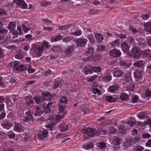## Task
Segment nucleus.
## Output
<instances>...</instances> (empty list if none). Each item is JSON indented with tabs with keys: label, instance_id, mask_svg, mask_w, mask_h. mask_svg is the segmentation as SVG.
I'll use <instances>...</instances> for the list:
<instances>
[{
	"label": "nucleus",
	"instance_id": "48",
	"mask_svg": "<svg viewBox=\"0 0 151 151\" xmlns=\"http://www.w3.org/2000/svg\"><path fill=\"white\" fill-rule=\"evenodd\" d=\"M105 50V47L104 45H101L99 46L96 49L97 51H102L104 50Z\"/></svg>",
	"mask_w": 151,
	"mask_h": 151
},
{
	"label": "nucleus",
	"instance_id": "40",
	"mask_svg": "<svg viewBox=\"0 0 151 151\" xmlns=\"http://www.w3.org/2000/svg\"><path fill=\"white\" fill-rule=\"evenodd\" d=\"M68 101L67 99L65 97H62L60 99V104H65L67 103Z\"/></svg>",
	"mask_w": 151,
	"mask_h": 151
},
{
	"label": "nucleus",
	"instance_id": "61",
	"mask_svg": "<svg viewBox=\"0 0 151 151\" xmlns=\"http://www.w3.org/2000/svg\"><path fill=\"white\" fill-rule=\"evenodd\" d=\"M128 42L131 43H132L134 42V40L133 38L131 36H129L127 38Z\"/></svg>",
	"mask_w": 151,
	"mask_h": 151
},
{
	"label": "nucleus",
	"instance_id": "18",
	"mask_svg": "<svg viewBox=\"0 0 151 151\" xmlns=\"http://www.w3.org/2000/svg\"><path fill=\"white\" fill-rule=\"evenodd\" d=\"M121 47L122 50L125 53H127L129 49V46L125 42H124L121 45Z\"/></svg>",
	"mask_w": 151,
	"mask_h": 151
},
{
	"label": "nucleus",
	"instance_id": "9",
	"mask_svg": "<svg viewBox=\"0 0 151 151\" xmlns=\"http://www.w3.org/2000/svg\"><path fill=\"white\" fill-rule=\"evenodd\" d=\"M87 42L86 39L80 38L76 40L77 45L81 47H84L85 46Z\"/></svg>",
	"mask_w": 151,
	"mask_h": 151
},
{
	"label": "nucleus",
	"instance_id": "60",
	"mask_svg": "<svg viewBox=\"0 0 151 151\" xmlns=\"http://www.w3.org/2000/svg\"><path fill=\"white\" fill-rule=\"evenodd\" d=\"M141 17L143 20H147L149 18V15L148 14H143L142 15Z\"/></svg>",
	"mask_w": 151,
	"mask_h": 151
},
{
	"label": "nucleus",
	"instance_id": "1",
	"mask_svg": "<svg viewBox=\"0 0 151 151\" xmlns=\"http://www.w3.org/2000/svg\"><path fill=\"white\" fill-rule=\"evenodd\" d=\"M65 105L63 106L61 104H59L58 106V114L57 115H54L51 116L50 119L51 121V123L47 125L46 127L50 128V130L53 129V127L62 119L65 115L66 112L65 110Z\"/></svg>",
	"mask_w": 151,
	"mask_h": 151
},
{
	"label": "nucleus",
	"instance_id": "36",
	"mask_svg": "<svg viewBox=\"0 0 151 151\" xmlns=\"http://www.w3.org/2000/svg\"><path fill=\"white\" fill-rule=\"evenodd\" d=\"M133 150L134 151H142L144 150V148L140 146L137 145L134 147Z\"/></svg>",
	"mask_w": 151,
	"mask_h": 151
},
{
	"label": "nucleus",
	"instance_id": "59",
	"mask_svg": "<svg viewBox=\"0 0 151 151\" xmlns=\"http://www.w3.org/2000/svg\"><path fill=\"white\" fill-rule=\"evenodd\" d=\"M20 65L17 63H14L13 68L14 69H16V70H19V68L20 67Z\"/></svg>",
	"mask_w": 151,
	"mask_h": 151
},
{
	"label": "nucleus",
	"instance_id": "32",
	"mask_svg": "<svg viewBox=\"0 0 151 151\" xmlns=\"http://www.w3.org/2000/svg\"><path fill=\"white\" fill-rule=\"evenodd\" d=\"M145 64L144 62L142 60H138L134 63V65L139 67Z\"/></svg>",
	"mask_w": 151,
	"mask_h": 151
},
{
	"label": "nucleus",
	"instance_id": "52",
	"mask_svg": "<svg viewBox=\"0 0 151 151\" xmlns=\"http://www.w3.org/2000/svg\"><path fill=\"white\" fill-rule=\"evenodd\" d=\"M7 135L9 136V138H13L15 137V134L12 131L9 132L7 133Z\"/></svg>",
	"mask_w": 151,
	"mask_h": 151
},
{
	"label": "nucleus",
	"instance_id": "34",
	"mask_svg": "<svg viewBox=\"0 0 151 151\" xmlns=\"http://www.w3.org/2000/svg\"><path fill=\"white\" fill-rule=\"evenodd\" d=\"M124 78L125 81L127 82L130 81L131 79V74L130 73H128L126 75H124Z\"/></svg>",
	"mask_w": 151,
	"mask_h": 151
},
{
	"label": "nucleus",
	"instance_id": "7",
	"mask_svg": "<svg viewBox=\"0 0 151 151\" xmlns=\"http://www.w3.org/2000/svg\"><path fill=\"white\" fill-rule=\"evenodd\" d=\"M14 3L16 4L22 9H26L27 5L24 0H14Z\"/></svg>",
	"mask_w": 151,
	"mask_h": 151
},
{
	"label": "nucleus",
	"instance_id": "4",
	"mask_svg": "<svg viewBox=\"0 0 151 151\" xmlns=\"http://www.w3.org/2000/svg\"><path fill=\"white\" fill-rule=\"evenodd\" d=\"M34 53L37 57H39L42 55L43 48L42 46L40 44H36L34 45Z\"/></svg>",
	"mask_w": 151,
	"mask_h": 151
},
{
	"label": "nucleus",
	"instance_id": "37",
	"mask_svg": "<svg viewBox=\"0 0 151 151\" xmlns=\"http://www.w3.org/2000/svg\"><path fill=\"white\" fill-rule=\"evenodd\" d=\"M67 135L65 133H60L58 134L56 136V139H59L66 137Z\"/></svg>",
	"mask_w": 151,
	"mask_h": 151
},
{
	"label": "nucleus",
	"instance_id": "10",
	"mask_svg": "<svg viewBox=\"0 0 151 151\" xmlns=\"http://www.w3.org/2000/svg\"><path fill=\"white\" fill-rule=\"evenodd\" d=\"M121 54V52L119 50L116 49L112 50L109 52L110 55L114 58L119 57Z\"/></svg>",
	"mask_w": 151,
	"mask_h": 151
},
{
	"label": "nucleus",
	"instance_id": "13",
	"mask_svg": "<svg viewBox=\"0 0 151 151\" xmlns=\"http://www.w3.org/2000/svg\"><path fill=\"white\" fill-rule=\"evenodd\" d=\"M14 130L17 132H21L24 131V129L22 126L19 124H16L14 127Z\"/></svg>",
	"mask_w": 151,
	"mask_h": 151
},
{
	"label": "nucleus",
	"instance_id": "23",
	"mask_svg": "<svg viewBox=\"0 0 151 151\" xmlns=\"http://www.w3.org/2000/svg\"><path fill=\"white\" fill-rule=\"evenodd\" d=\"M24 99L27 104L29 105L34 103V100L31 96H28L25 97Z\"/></svg>",
	"mask_w": 151,
	"mask_h": 151
},
{
	"label": "nucleus",
	"instance_id": "45",
	"mask_svg": "<svg viewBox=\"0 0 151 151\" xmlns=\"http://www.w3.org/2000/svg\"><path fill=\"white\" fill-rule=\"evenodd\" d=\"M62 86V84L61 82H58V83H56L55 82L54 84V85L53 88L55 89L58 87H61Z\"/></svg>",
	"mask_w": 151,
	"mask_h": 151
},
{
	"label": "nucleus",
	"instance_id": "38",
	"mask_svg": "<svg viewBox=\"0 0 151 151\" xmlns=\"http://www.w3.org/2000/svg\"><path fill=\"white\" fill-rule=\"evenodd\" d=\"M72 25H67L65 26H61L58 27V29L59 30H65L68 29L70 28V27Z\"/></svg>",
	"mask_w": 151,
	"mask_h": 151
},
{
	"label": "nucleus",
	"instance_id": "22",
	"mask_svg": "<svg viewBox=\"0 0 151 151\" xmlns=\"http://www.w3.org/2000/svg\"><path fill=\"white\" fill-rule=\"evenodd\" d=\"M26 114L27 115V117L25 118L24 122H32V116L31 114V112L30 111H28L26 113Z\"/></svg>",
	"mask_w": 151,
	"mask_h": 151
},
{
	"label": "nucleus",
	"instance_id": "12",
	"mask_svg": "<svg viewBox=\"0 0 151 151\" xmlns=\"http://www.w3.org/2000/svg\"><path fill=\"white\" fill-rule=\"evenodd\" d=\"M73 52V47L71 46H69L65 50V53L67 56L70 57L72 55Z\"/></svg>",
	"mask_w": 151,
	"mask_h": 151
},
{
	"label": "nucleus",
	"instance_id": "41",
	"mask_svg": "<svg viewBox=\"0 0 151 151\" xmlns=\"http://www.w3.org/2000/svg\"><path fill=\"white\" fill-rule=\"evenodd\" d=\"M51 3L49 1H43L40 3L41 6H48Z\"/></svg>",
	"mask_w": 151,
	"mask_h": 151
},
{
	"label": "nucleus",
	"instance_id": "62",
	"mask_svg": "<svg viewBox=\"0 0 151 151\" xmlns=\"http://www.w3.org/2000/svg\"><path fill=\"white\" fill-rule=\"evenodd\" d=\"M71 40V38L70 37H68L64 38L63 40V41L66 43H68Z\"/></svg>",
	"mask_w": 151,
	"mask_h": 151
},
{
	"label": "nucleus",
	"instance_id": "42",
	"mask_svg": "<svg viewBox=\"0 0 151 151\" xmlns=\"http://www.w3.org/2000/svg\"><path fill=\"white\" fill-rule=\"evenodd\" d=\"M106 75L107 74L106 73L104 74V76L103 77V78L106 81H110L112 77L109 75Z\"/></svg>",
	"mask_w": 151,
	"mask_h": 151
},
{
	"label": "nucleus",
	"instance_id": "49",
	"mask_svg": "<svg viewBox=\"0 0 151 151\" xmlns=\"http://www.w3.org/2000/svg\"><path fill=\"white\" fill-rule=\"evenodd\" d=\"M40 44L42 46V47L43 48V47L46 48H48L50 46L49 43L45 41L42 44Z\"/></svg>",
	"mask_w": 151,
	"mask_h": 151
},
{
	"label": "nucleus",
	"instance_id": "30",
	"mask_svg": "<svg viewBox=\"0 0 151 151\" xmlns=\"http://www.w3.org/2000/svg\"><path fill=\"white\" fill-rule=\"evenodd\" d=\"M35 112L34 113V114L35 116H40L42 114L43 112L41 110L40 108L38 107H37L35 109Z\"/></svg>",
	"mask_w": 151,
	"mask_h": 151
},
{
	"label": "nucleus",
	"instance_id": "14",
	"mask_svg": "<svg viewBox=\"0 0 151 151\" xmlns=\"http://www.w3.org/2000/svg\"><path fill=\"white\" fill-rule=\"evenodd\" d=\"M112 72L114 76L116 77L121 76L123 74V71L118 69H114Z\"/></svg>",
	"mask_w": 151,
	"mask_h": 151
},
{
	"label": "nucleus",
	"instance_id": "58",
	"mask_svg": "<svg viewBox=\"0 0 151 151\" xmlns=\"http://www.w3.org/2000/svg\"><path fill=\"white\" fill-rule=\"evenodd\" d=\"M143 114V113H139L137 114V116L140 119H142L145 117Z\"/></svg>",
	"mask_w": 151,
	"mask_h": 151
},
{
	"label": "nucleus",
	"instance_id": "24",
	"mask_svg": "<svg viewBox=\"0 0 151 151\" xmlns=\"http://www.w3.org/2000/svg\"><path fill=\"white\" fill-rule=\"evenodd\" d=\"M63 38V37L60 35L54 36L51 37L50 40L52 42H54L59 41L62 39Z\"/></svg>",
	"mask_w": 151,
	"mask_h": 151
},
{
	"label": "nucleus",
	"instance_id": "11",
	"mask_svg": "<svg viewBox=\"0 0 151 151\" xmlns=\"http://www.w3.org/2000/svg\"><path fill=\"white\" fill-rule=\"evenodd\" d=\"M54 104L53 103H49L46 106H43L44 110V112L45 114H47L50 112V109L53 108L54 105L53 104Z\"/></svg>",
	"mask_w": 151,
	"mask_h": 151
},
{
	"label": "nucleus",
	"instance_id": "53",
	"mask_svg": "<svg viewBox=\"0 0 151 151\" xmlns=\"http://www.w3.org/2000/svg\"><path fill=\"white\" fill-rule=\"evenodd\" d=\"M27 70L29 73H31L35 72V69H32L31 66L29 65L27 68Z\"/></svg>",
	"mask_w": 151,
	"mask_h": 151
},
{
	"label": "nucleus",
	"instance_id": "47",
	"mask_svg": "<svg viewBox=\"0 0 151 151\" xmlns=\"http://www.w3.org/2000/svg\"><path fill=\"white\" fill-rule=\"evenodd\" d=\"M98 147L101 149H102L106 147V145L104 142H101L98 144Z\"/></svg>",
	"mask_w": 151,
	"mask_h": 151
},
{
	"label": "nucleus",
	"instance_id": "26",
	"mask_svg": "<svg viewBox=\"0 0 151 151\" xmlns=\"http://www.w3.org/2000/svg\"><path fill=\"white\" fill-rule=\"evenodd\" d=\"M68 127L65 123H62L59 127V129L61 131H65L67 130Z\"/></svg>",
	"mask_w": 151,
	"mask_h": 151
},
{
	"label": "nucleus",
	"instance_id": "3",
	"mask_svg": "<svg viewBox=\"0 0 151 151\" xmlns=\"http://www.w3.org/2000/svg\"><path fill=\"white\" fill-rule=\"evenodd\" d=\"M42 97L36 96L34 98V99L37 104H40L44 100H50L52 99V95L48 92H43Z\"/></svg>",
	"mask_w": 151,
	"mask_h": 151
},
{
	"label": "nucleus",
	"instance_id": "33",
	"mask_svg": "<svg viewBox=\"0 0 151 151\" xmlns=\"http://www.w3.org/2000/svg\"><path fill=\"white\" fill-rule=\"evenodd\" d=\"M94 144L93 143L90 142L87 145H83V147L86 150H89L91 149L93 147Z\"/></svg>",
	"mask_w": 151,
	"mask_h": 151
},
{
	"label": "nucleus",
	"instance_id": "50",
	"mask_svg": "<svg viewBox=\"0 0 151 151\" xmlns=\"http://www.w3.org/2000/svg\"><path fill=\"white\" fill-rule=\"evenodd\" d=\"M92 70L95 72H99L101 71V69L99 66L94 67L92 68Z\"/></svg>",
	"mask_w": 151,
	"mask_h": 151
},
{
	"label": "nucleus",
	"instance_id": "51",
	"mask_svg": "<svg viewBox=\"0 0 151 151\" xmlns=\"http://www.w3.org/2000/svg\"><path fill=\"white\" fill-rule=\"evenodd\" d=\"M5 85V83L4 81L3 78L0 77V87H4Z\"/></svg>",
	"mask_w": 151,
	"mask_h": 151
},
{
	"label": "nucleus",
	"instance_id": "57",
	"mask_svg": "<svg viewBox=\"0 0 151 151\" xmlns=\"http://www.w3.org/2000/svg\"><path fill=\"white\" fill-rule=\"evenodd\" d=\"M151 136L148 133H145L142 134V137L145 139H148L150 138Z\"/></svg>",
	"mask_w": 151,
	"mask_h": 151
},
{
	"label": "nucleus",
	"instance_id": "15",
	"mask_svg": "<svg viewBox=\"0 0 151 151\" xmlns=\"http://www.w3.org/2000/svg\"><path fill=\"white\" fill-rule=\"evenodd\" d=\"M119 88L117 85H113L110 86L107 89L108 91L114 93L117 91Z\"/></svg>",
	"mask_w": 151,
	"mask_h": 151
},
{
	"label": "nucleus",
	"instance_id": "5",
	"mask_svg": "<svg viewBox=\"0 0 151 151\" xmlns=\"http://www.w3.org/2000/svg\"><path fill=\"white\" fill-rule=\"evenodd\" d=\"M48 132L47 130H43L42 132L37 134L39 140L40 141H46L47 140Z\"/></svg>",
	"mask_w": 151,
	"mask_h": 151
},
{
	"label": "nucleus",
	"instance_id": "27",
	"mask_svg": "<svg viewBox=\"0 0 151 151\" xmlns=\"http://www.w3.org/2000/svg\"><path fill=\"white\" fill-rule=\"evenodd\" d=\"M95 36L97 42L101 43L103 40V37L100 33L96 34Z\"/></svg>",
	"mask_w": 151,
	"mask_h": 151
},
{
	"label": "nucleus",
	"instance_id": "28",
	"mask_svg": "<svg viewBox=\"0 0 151 151\" xmlns=\"http://www.w3.org/2000/svg\"><path fill=\"white\" fill-rule=\"evenodd\" d=\"M92 68L90 66H86L85 67V70L84 72L86 75H87L89 73H92Z\"/></svg>",
	"mask_w": 151,
	"mask_h": 151
},
{
	"label": "nucleus",
	"instance_id": "55",
	"mask_svg": "<svg viewBox=\"0 0 151 151\" xmlns=\"http://www.w3.org/2000/svg\"><path fill=\"white\" fill-rule=\"evenodd\" d=\"M60 50V49L58 46H54L52 48V50L54 52L59 51Z\"/></svg>",
	"mask_w": 151,
	"mask_h": 151
},
{
	"label": "nucleus",
	"instance_id": "21",
	"mask_svg": "<svg viewBox=\"0 0 151 151\" xmlns=\"http://www.w3.org/2000/svg\"><path fill=\"white\" fill-rule=\"evenodd\" d=\"M121 142V141L120 139L115 137L113 139L111 142V145L114 146H119Z\"/></svg>",
	"mask_w": 151,
	"mask_h": 151
},
{
	"label": "nucleus",
	"instance_id": "63",
	"mask_svg": "<svg viewBox=\"0 0 151 151\" xmlns=\"http://www.w3.org/2000/svg\"><path fill=\"white\" fill-rule=\"evenodd\" d=\"M145 146L147 147H151V139L148 140L147 142L146 143Z\"/></svg>",
	"mask_w": 151,
	"mask_h": 151
},
{
	"label": "nucleus",
	"instance_id": "16",
	"mask_svg": "<svg viewBox=\"0 0 151 151\" xmlns=\"http://www.w3.org/2000/svg\"><path fill=\"white\" fill-rule=\"evenodd\" d=\"M24 52L19 50L16 52L15 58L19 60L21 59L24 57Z\"/></svg>",
	"mask_w": 151,
	"mask_h": 151
},
{
	"label": "nucleus",
	"instance_id": "2",
	"mask_svg": "<svg viewBox=\"0 0 151 151\" xmlns=\"http://www.w3.org/2000/svg\"><path fill=\"white\" fill-rule=\"evenodd\" d=\"M96 130L95 129L90 128L83 129V137L87 139L91 137H93L95 135H99L100 134H105L106 133V132L104 130H100L99 133L98 132H96Z\"/></svg>",
	"mask_w": 151,
	"mask_h": 151
},
{
	"label": "nucleus",
	"instance_id": "8",
	"mask_svg": "<svg viewBox=\"0 0 151 151\" xmlns=\"http://www.w3.org/2000/svg\"><path fill=\"white\" fill-rule=\"evenodd\" d=\"M17 30L19 32L20 34H24V33H27L28 31L30 30V29L25 25L22 24V27L19 26L17 27Z\"/></svg>",
	"mask_w": 151,
	"mask_h": 151
},
{
	"label": "nucleus",
	"instance_id": "39",
	"mask_svg": "<svg viewBox=\"0 0 151 151\" xmlns=\"http://www.w3.org/2000/svg\"><path fill=\"white\" fill-rule=\"evenodd\" d=\"M88 38L91 43L93 44L94 43L95 40L94 38V36L93 35H89L88 36Z\"/></svg>",
	"mask_w": 151,
	"mask_h": 151
},
{
	"label": "nucleus",
	"instance_id": "17",
	"mask_svg": "<svg viewBox=\"0 0 151 151\" xmlns=\"http://www.w3.org/2000/svg\"><path fill=\"white\" fill-rule=\"evenodd\" d=\"M105 99L107 102L113 103L117 100V99L114 96H106Z\"/></svg>",
	"mask_w": 151,
	"mask_h": 151
},
{
	"label": "nucleus",
	"instance_id": "25",
	"mask_svg": "<svg viewBox=\"0 0 151 151\" xmlns=\"http://www.w3.org/2000/svg\"><path fill=\"white\" fill-rule=\"evenodd\" d=\"M1 126L4 128L9 129L12 126V124L9 121H7L4 122L3 124H2Z\"/></svg>",
	"mask_w": 151,
	"mask_h": 151
},
{
	"label": "nucleus",
	"instance_id": "6",
	"mask_svg": "<svg viewBox=\"0 0 151 151\" xmlns=\"http://www.w3.org/2000/svg\"><path fill=\"white\" fill-rule=\"evenodd\" d=\"M132 51L133 56L135 58L138 59L141 57V50L140 49L137 47H135L132 49Z\"/></svg>",
	"mask_w": 151,
	"mask_h": 151
},
{
	"label": "nucleus",
	"instance_id": "64",
	"mask_svg": "<svg viewBox=\"0 0 151 151\" xmlns=\"http://www.w3.org/2000/svg\"><path fill=\"white\" fill-rule=\"evenodd\" d=\"M145 93L147 96H149L151 95V91L149 90H147L145 91Z\"/></svg>",
	"mask_w": 151,
	"mask_h": 151
},
{
	"label": "nucleus",
	"instance_id": "19",
	"mask_svg": "<svg viewBox=\"0 0 151 151\" xmlns=\"http://www.w3.org/2000/svg\"><path fill=\"white\" fill-rule=\"evenodd\" d=\"M8 32L7 29L3 28L0 29V40H2Z\"/></svg>",
	"mask_w": 151,
	"mask_h": 151
},
{
	"label": "nucleus",
	"instance_id": "31",
	"mask_svg": "<svg viewBox=\"0 0 151 151\" xmlns=\"http://www.w3.org/2000/svg\"><path fill=\"white\" fill-rule=\"evenodd\" d=\"M145 30L149 32L151 31V23L148 22L146 23L144 25Z\"/></svg>",
	"mask_w": 151,
	"mask_h": 151
},
{
	"label": "nucleus",
	"instance_id": "56",
	"mask_svg": "<svg viewBox=\"0 0 151 151\" xmlns=\"http://www.w3.org/2000/svg\"><path fill=\"white\" fill-rule=\"evenodd\" d=\"M116 131L115 129L113 127H111L109 129V133L114 134Z\"/></svg>",
	"mask_w": 151,
	"mask_h": 151
},
{
	"label": "nucleus",
	"instance_id": "43",
	"mask_svg": "<svg viewBox=\"0 0 151 151\" xmlns=\"http://www.w3.org/2000/svg\"><path fill=\"white\" fill-rule=\"evenodd\" d=\"M98 77V76L97 75H94L91 77L89 78L87 80V81L88 82H92L95 80V79Z\"/></svg>",
	"mask_w": 151,
	"mask_h": 151
},
{
	"label": "nucleus",
	"instance_id": "29",
	"mask_svg": "<svg viewBox=\"0 0 151 151\" xmlns=\"http://www.w3.org/2000/svg\"><path fill=\"white\" fill-rule=\"evenodd\" d=\"M120 99L122 101H127L129 99V97L127 94L124 93H122L120 95Z\"/></svg>",
	"mask_w": 151,
	"mask_h": 151
},
{
	"label": "nucleus",
	"instance_id": "54",
	"mask_svg": "<svg viewBox=\"0 0 151 151\" xmlns=\"http://www.w3.org/2000/svg\"><path fill=\"white\" fill-rule=\"evenodd\" d=\"M11 33L13 35V36L12 37V38H15V37H17L18 35V32L15 31L12 32H11Z\"/></svg>",
	"mask_w": 151,
	"mask_h": 151
},
{
	"label": "nucleus",
	"instance_id": "35",
	"mask_svg": "<svg viewBox=\"0 0 151 151\" xmlns=\"http://www.w3.org/2000/svg\"><path fill=\"white\" fill-rule=\"evenodd\" d=\"M16 27V23L14 22H10L9 24L8 28L11 30L14 29Z\"/></svg>",
	"mask_w": 151,
	"mask_h": 151
},
{
	"label": "nucleus",
	"instance_id": "44",
	"mask_svg": "<svg viewBox=\"0 0 151 151\" xmlns=\"http://www.w3.org/2000/svg\"><path fill=\"white\" fill-rule=\"evenodd\" d=\"M93 92L94 94L99 95L101 94V93L100 91L97 88H94L93 90Z\"/></svg>",
	"mask_w": 151,
	"mask_h": 151
},
{
	"label": "nucleus",
	"instance_id": "20",
	"mask_svg": "<svg viewBox=\"0 0 151 151\" xmlns=\"http://www.w3.org/2000/svg\"><path fill=\"white\" fill-rule=\"evenodd\" d=\"M142 72L141 70H137L134 73V77L135 78L140 79L142 77Z\"/></svg>",
	"mask_w": 151,
	"mask_h": 151
},
{
	"label": "nucleus",
	"instance_id": "46",
	"mask_svg": "<svg viewBox=\"0 0 151 151\" xmlns=\"http://www.w3.org/2000/svg\"><path fill=\"white\" fill-rule=\"evenodd\" d=\"M82 32L80 30H78L76 31L73 32L72 33V34L73 35L76 36H80L81 35Z\"/></svg>",
	"mask_w": 151,
	"mask_h": 151
}]
</instances>
